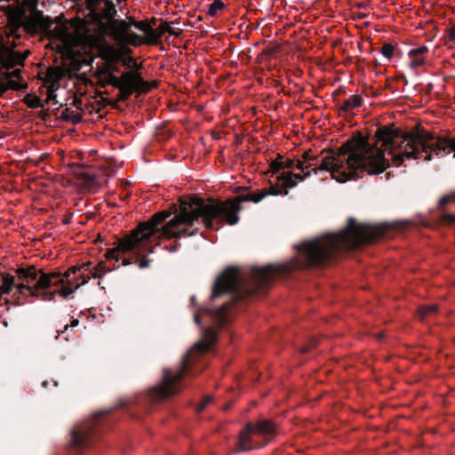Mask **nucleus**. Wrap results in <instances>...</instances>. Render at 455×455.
<instances>
[{
	"label": "nucleus",
	"instance_id": "obj_1",
	"mask_svg": "<svg viewBox=\"0 0 455 455\" xmlns=\"http://www.w3.org/2000/svg\"><path fill=\"white\" fill-rule=\"evenodd\" d=\"M389 128L383 126L377 130L371 140L362 135L353 137L339 150L319 159L311 150L305 151L300 158H289L278 156L270 163L267 173L271 174L269 187L257 192H250L235 199L204 201L194 197L180 202V212L169 220L164 227L162 224L170 216L168 212H159L150 220L140 223L130 235L120 239L117 245L110 250V259H123V264L131 263L123 259L131 254L132 259L140 268L149 266L146 256L153 251L154 247L163 240L180 238L196 235L202 224L207 228H213V221L235 225L238 222L240 203L250 201L258 203L268 195H287L289 189L309 177L311 173L329 172L339 182L363 177L364 174L383 172L391 160V143L383 144L379 132Z\"/></svg>",
	"mask_w": 455,
	"mask_h": 455
},
{
	"label": "nucleus",
	"instance_id": "obj_2",
	"mask_svg": "<svg viewBox=\"0 0 455 455\" xmlns=\"http://www.w3.org/2000/svg\"><path fill=\"white\" fill-rule=\"evenodd\" d=\"M386 232L384 225L358 223L349 219L344 230L337 234L307 241L298 246L299 259L290 265H269L265 267H253L250 272V282L254 288L247 290L251 294L264 288L274 278L291 271L292 268L311 267L331 259L335 252L355 248L363 243H371L381 237Z\"/></svg>",
	"mask_w": 455,
	"mask_h": 455
},
{
	"label": "nucleus",
	"instance_id": "obj_3",
	"mask_svg": "<svg viewBox=\"0 0 455 455\" xmlns=\"http://www.w3.org/2000/svg\"><path fill=\"white\" fill-rule=\"evenodd\" d=\"M52 37V48L60 52L72 53L76 47L95 51L101 58L117 60L127 70H139L141 65L132 57L129 45L142 44H157L165 30H143L144 36L129 33L130 30H98L97 36L89 35L91 30H44ZM169 35L180 36L183 30H166Z\"/></svg>",
	"mask_w": 455,
	"mask_h": 455
},
{
	"label": "nucleus",
	"instance_id": "obj_4",
	"mask_svg": "<svg viewBox=\"0 0 455 455\" xmlns=\"http://www.w3.org/2000/svg\"><path fill=\"white\" fill-rule=\"evenodd\" d=\"M378 134L383 144L391 143V160L396 166L405 160L428 161L433 155L443 156L453 153L455 157V136L438 138L427 131L404 133L394 128H385Z\"/></svg>",
	"mask_w": 455,
	"mask_h": 455
},
{
	"label": "nucleus",
	"instance_id": "obj_5",
	"mask_svg": "<svg viewBox=\"0 0 455 455\" xmlns=\"http://www.w3.org/2000/svg\"><path fill=\"white\" fill-rule=\"evenodd\" d=\"M101 268L100 265L93 266L90 261L72 266L64 273H45L41 268H32L27 279L32 284L34 294L37 295L40 300L51 301L57 295L68 298L79 287L86 284L91 278H100Z\"/></svg>",
	"mask_w": 455,
	"mask_h": 455
},
{
	"label": "nucleus",
	"instance_id": "obj_6",
	"mask_svg": "<svg viewBox=\"0 0 455 455\" xmlns=\"http://www.w3.org/2000/svg\"><path fill=\"white\" fill-rule=\"evenodd\" d=\"M215 339L216 331L212 328H207L204 331L202 340L197 342L188 351L183 359L182 365L179 369L175 371L166 369L164 371L161 384L149 390L150 398L157 402L178 394L181 389L180 381L192 363L195 355L206 352L215 342Z\"/></svg>",
	"mask_w": 455,
	"mask_h": 455
},
{
	"label": "nucleus",
	"instance_id": "obj_7",
	"mask_svg": "<svg viewBox=\"0 0 455 455\" xmlns=\"http://www.w3.org/2000/svg\"><path fill=\"white\" fill-rule=\"evenodd\" d=\"M88 5V21L94 28H152L150 26L135 21L116 19V10L110 0H85Z\"/></svg>",
	"mask_w": 455,
	"mask_h": 455
},
{
	"label": "nucleus",
	"instance_id": "obj_8",
	"mask_svg": "<svg viewBox=\"0 0 455 455\" xmlns=\"http://www.w3.org/2000/svg\"><path fill=\"white\" fill-rule=\"evenodd\" d=\"M0 28H43L36 26L27 0H0Z\"/></svg>",
	"mask_w": 455,
	"mask_h": 455
},
{
	"label": "nucleus",
	"instance_id": "obj_9",
	"mask_svg": "<svg viewBox=\"0 0 455 455\" xmlns=\"http://www.w3.org/2000/svg\"><path fill=\"white\" fill-rule=\"evenodd\" d=\"M32 268H37L35 266H28L26 267H19L16 270V275H12L7 273L0 274V298L4 294H9L13 292V296L17 299H40V298L34 294L33 287L30 283H27V278L28 277V273Z\"/></svg>",
	"mask_w": 455,
	"mask_h": 455
},
{
	"label": "nucleus",
	"instance_id": "obj_10",
	"mask_svg": "<svg viewBox=\"0 0 455 455\" xmlns=\"http://www.w3.org/2000/svg\"><path fill=\"white\" fill-rule=\"evenodd\" d=\"M275 431V425L267 419L259 421L257 424L249 423L240 432L238 450L247 451L258 448L267 443Z\"/></svg>",
	"mask_w": 455,
	"mask_h": 455
},
{
	"label": "nucleus",
	"instance_id": "obj_11",
	"mask_svg": "<svg viewBox=\"0 0 455 455\" xmlns=\"http://www.w3.org/2000/svg\"><path fill=\"white\" fill-rule=\"evenodd\" d=\"M108 81L111 86L118 89L120 98L123 100L128 99L135 92L147 93L153 87L137 70H127L119 76H108Z\"/></svg>",
	"mask_w": 455,
	"mask_h": 455
},
{
	"label": "nucleus",
	"instance_id": "obj_12",
	"mask_svg": "<svg viewBox=\"0 0 455 455\" xmlns=\"http://www.w3.org/2000/svg\"><path fill=\"white\" fill-rule=\"evenodd\" d=\"M244 276L237 267L227 268L216 280L212 299H216L225 293L236 291L244 285Z\"/></svg>",
	"mask_w": 455,
	"mask_h": 455
},
{
	"label": "nucleus",
	"instance_id": "obj_13",
	"mask_svg": "<svg viewBox=\"0 0 455 455\" xmlns=\"http://www.w3.org/2000/svg\"><path fill=\"white\" fill-rule=\"evenodd\" d=\"M95 427L93 419L87 420L82 425L76 427L71 432L72 443L76 446L84 447L89 443V438Z\"/></svg>",
	"mask_w": 455,
	"mask_h": 455
},
{
	"label": "nucleus",
	"instance_id": "obj_14",
	"mask_svg": "<svg viewBox=\"0 0 455 455\" xmlns=\"http://www.w3.org/2000/svg\"><path fill=\"white\" fill-rule=\"evenodd\" d=\"M44 76L42 79H44V85L46 86L47 99L48 100H53L55 99V92L60 87V81L63 77V72L59 68L51 67Z\"/></svg>",
	"mask_w": 455,
	"mask_h": 455
},
{
	"label": "nucleus",
	"instance_id": "obj_15",
	"mask_svg": "<svg viewBox=\"0 0 455 455\" xmlns=\"http://www.w3.org/2000/svg\"><path fill=\"white\" fill-rule=\"evenodd\" d=\"M102 59L105 60V64L103 68L98 71V77L102 86L110 85L108 76H117L116 74L120 72L117 66L119 61L117 60H108L107 58Z\"/></svg>",
	"mask_w": 455,
	"mask_h": 455
},
{
	"label": "nucleus",
	"instance_id": "obj_16",
	"mask_svg": "<svg viewBox=\"0 0 455 455\" xmlns=\"http://www.w3.org/2000/svg\"><path fill=\"white\" fill-rule=\"evenodd\" d=\"M428 48L425 45L414 48L409 51V66L412 69H416L422 67L425 64Z\"/></svg>",
	"mask_w": 455,
	"mask_h": 455
},
{
	"label": "nucleus",
	"instance_id": "obj_17",
	"mask_svg": "<svg viewBox=\"0 0 455 455\" xmlns=\"http://www.w3.org/2000/svg\"><path fill=\"white\" fill-rule=\"evenodd\" d=\"M363 103V99L360 95L355 94L344 100L340 108L344 111L349 112L353 109L359 108Z\"/></svg>",
	"mask_w": 455,
	"mask_h": 455
},
{
	"label": "nucleus",
	"instance_id": "obj_18",
	"mask_svg": "<svg viewBox=\"0 0 455 455\" xmlns=\"http://www.w3.org/2000/svg\"><path fill=\"white\" fill-rule=\"evenodd\" d=\"M231 306L232 303H224L220 307L214 310L213 315L220 323L226 322L227 314Z\"/></svg>",
	"mask_w": 455,
	"mask_h": 455
},
{
	"label": "nucleus",
	"instance_id": "obj_19",
	"mask_svg": "<svg viewBox=\"0 0 455 455\" xmlns=\"http://www.w3.org/2000/svg\"><path fill=\"white\" fill-rule=\"evenodd\" d=\"M437 310V307L435 304L428 306H422L419 307L418 316L420 320H424L428 315H434Z\"/></svg>",
	"mask_w": 455,
	"mask_h": 455
},
{
	"label": "nucleus",
	"instance_id": "obj_20",
	"mask_svg": "<svg viewBox=\"0 0 455 455\" xmlns=\"http://www.w3.org/2000/svg\"><path fill=\"white\" fill-rule=\"evenodd\" d=\"M225 4L221 0H213L212 3L208 4L207 14L215 16L220 11L224 9Z\"/></svg>",
	"mask_w": 455,
	"mask_h": 455
},
{
	"label": "nucleus",
	"instance_id": "obj_21",
	"mask_svg": "<svg viewBox=\"0 0 455 455\" xmlns=\"http://www.w3.org/2000/svg\"><path fill=\"white\" fill-rule=\"evenodd\" d=\"M395 50V47L392 44L386 43L381 47L380 52L382 53V55L385 58H387L388 60H390L394 56Z\"/></svg>",
	"mask_w": 455,
	"mask_h": 455
},
{
	"label": "nucleus",
	"instance_id": "obj_22",
	"mask_svg": "<svg viewBox=\"0 0 455 455\" xmlns=\"http://www.w3.org/2000/svg\"><path fill=\"white\" fill-rule=\"evenodd\" d=\"M212 401V397L211 395H206L204 397L202 402L196 407L197 411H202Z\"/></svg>",
	"mask_w": 455,
	"mask_h": 455
},
{
	"label": "nucleus",
	"instance_id": "obj_23",
	"mask_svg": "<svg viewBox=\"0 0 455 455\" xmlns=\"http://www.w3.org/2000/svg\"><path fill=\"white\" fill-rule=\"evenodd\" d=\"M455 201V194L448 195L440 199V204L444 205L449 202Z\"/></svg>",
	"mask_w": 455,
	"mask_h": 455
},
{
	"label": "nucleus",
	"instance_id": "obj_24",
	"mask_svg": "<svg viewBox=\"0 0 455 455\" xmlns=\"http://www.w3.org/2000/svg\"><path fill=\"white\" fill-rule=\"evenodd\" d=\"M443 221L445 223H453L455 222V215L453 214H446L443 216Z\"/></svg>",
	"mask_w": 455,
	"mask_h": 455
},
{
	"label": "nucleus",
	"instance_id": "obj_25",
	"mask_svg": "<svg viewBox=\"0 0 455 455\" xmlns=\"http://www.w3.org/2000/svg\"><path fill=\"white\" fill-rule=\"evenodd\" d=\"M447 32L446 36L450 41H455V30H445Z\"/></svg>",
	"mask_w": 455,
	"mask_h": 455
},
{
	"label": "nucleus",
	"instance_id": "obj_26",
	"mask_svg": "<svg viewBox=\"0 0 455 455\" xmlns=\"http://www.w3.org/2000/svg\"><path fill=\"white\" fill-rule=\"evenodd\" d=\"M78 323H79V322H78V320H77V319H73V320L71 321V323H70V325H69V326H70V327H75V326H77V325H78Z\"/></svg>",
	"mask_w": 455,
	"mask_h": 455
},
{
	"label": "nucleus",
	"instance_id": "obj_27",
	"mask_svg": "<svg viewBox=\"0 0 455 455\" xmlns=\"http://www.w3.org/2000/svg\"><path fill=\"white\" fill-rule=\"evenodd\" d=\"M10 31H11V34H10V35H6V36H7V37H9L10 36H19V35L16 33L18 30L12 29V30H10Z\"/></svg>",
	"mask_w": 455,
	"mask_h": 455
},
{
	"label": "nucleus",
	"instance_id": "obj_28",
	"mask_svg": "<svg viewBox=\"0 0 455 455\" xmlns=\"http://www.w3.org/2000/svg\"><path fill=\"white\" fill-rule=\"evenodd\" d=\"M68 324H66V325L64 326V329L61 331V333H64L65 331H68ZM59 334H60V331H58V335H59Z\"/></svg>",
	"mask_w": 455,
	"mask_h": 455
},
{
	"label": "nucleus",
	"instance_id": "obj_29",
	"mask_svg": "<svg viewBox=\"0 0 455 455\" xmlns=\"http://www.w3.org/2000/svg\"><path fill=\"white\" fill-rule=\"evenodd\" d=\"M156 28H169V29H172V28L168 26V27H164L163 25H159Z\"/></svg>",
	"mask_w": 455,
	"mask_h": 455
},
{
	"label": "nucleus",
	"instance_id": "obj_30",
	"mask_svg": "<svg viewBox=\"0 0 455 455\" xmlns=\"http://www.w3.org/2000/svg\"><path fill=\"white\" fill-rule=\"evenodd\" d=\"M195 321H196V323L197 324H199V323H200V320H199V316H198V315H195Z\"/></svg>",
	"mask_w": 455,
	"mask_h": 455
},
{
	"label": "nucleus",
	"instance_id": "obj_31",
	"mask_svg": "<svg viewBox=\"0 0 455 455\" xmlns=\"http://www.w3.org/2000/svg\"><path fill=\"white\" fill-rule=\"evenodd\" d=\"M76 28L82 29V28H86L85 27H77Z\"/></svg>",
	"mask_w": 455,
	"mask_h": 455
},
{
	"label": "nucleus",
	"instance_id": "obj_32",
	"mask_svg": "<svg viewBox=\"0 0 455 455\" xmlns=\"http://www.w3.org/2000/svg\"><path fill=\"white\" fill-rule=\"evenodd\" d=\"M54 28H55V29H58V28H59V27H55ZM63 28H66V27H64Z\"/></svg>",
	"mask_w": 455,
	"mask_h": 455
}]
</instances>
